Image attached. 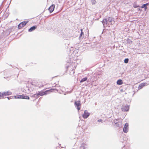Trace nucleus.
I'll list each match as a JSON object with an SVG mask.
<instances>
[{
    "instance_id": "f8f14e48",
    "label": "nucleus",
    "mask_w": 149,
    "mask_h": 149,
    "mask_svg": "<svg viewBox=\"0 0 149 149\" xmlns=\"http://www.w3.org/2000/svg\"><path fill=\"white\" fill-rule=\"evenodd\" d=\"M117 84L118 85H122L123 84L122 80L121 79L118 80L117 82Z\"/></svg>"
},
{
    "instance_id": "39448f33",
    "label": "nucleus",
    "mask_w": 149,
    "mask_h": 149,
    "mask_svg": "<svg viewBox=\"0 0 149 149\" xmlns=\"http://www.w3.org/2000/svg\"><path fill=\"white\" fill-rule=\"evenodd\" d=\"M90 113L86 110L84 111V113L83 114V117L84 118H87L90 115Z\"/></svg>"
},
{
    "instance_id": "a211bd4d",
    "label": "nucleus",
    "mask_w": 149,
    "mask_h": 149,
    "mask_svg": "<svg viewBox=\"0 0 149 149\" xmlns=\"http://www.w3.org/2000/svg\"><path fill=\"white\" fill-rule=\"evenodd\" d=\"M148 5V3H146V4H144L141 7V8H144L145 6H146L147 5Z\"/></svg>"
},
{
    "instance_id": "a878e982",
    "label": "nucleus",
    "mask_w": 149,
    "mask_h": 149,
    "mask_svg": "<svg viewBox=\"0 0 149 149\" xmlns=\"http://www.w3.org/2000/svg\"><path fill=\"white\" fill-rule=\"evenodd\" d=\"M81 32H83V29H81Z\"/></svg>"
},
{
    "instance_id": "f257e3e1",
    "label": "nucleus",
    "mask_w": 149,
    "mask_h": 149,
    "mask_svg": "<svg viewBox=\"0 0 149 149\" xmlns=\"http://www.w3.org/2000/svg\"><path fill=\"white\" fill-rule=\"evenodd\" d=\"M15 98H20L29 100L30 98L28 96H25L24 95H17L14 97Z\"/></svg>"
},
{
    "instance_id": "f3484780",
    "label": "nucleus",
    "mask_w": 149,
    "mask_h": 149,
    "mask_svg": "<svg viewBox=\"0 0 149 149\" xmlns=\"http://www.w3.org/2000/svg\"><path fill=\"white\" fill-rule=\"evenodd\" d=\"M56 90V89H50L49 90H47V91H47V93L48 92H52L53 91Z\"/></svg>"
},
{
    "instance_id": "bb28decb",
    "label": "nucleus",
    "mask_w": 149,
    "mask_h": 149,
    "mask_svg": "<svg viewBox=\"0 0 149 149\" xmlns=\"http://www.w3.org/2000/svg\"><path fill=\"white\" fill-rule=\"evenodd\" d=\"M104 20H105V21H106V20H107V19H105Z\"/></svg>"
},
{
    "instance_id": "9b49d317",
    "label": "nucleus",
    "mask_w": 149,
    "mask_h": 149,
    "mask_svg": "<svg viewBox=\"0 0 149 149\" xmlns=\"http://www.w3.org/2000/svg\"><path fill=\"white\" fill-rule=\"evenodd\" d=\"M36 26H34L31 27L30 29H29V31L31 32L33 30H35L36 28Z\"/></svg>"
},
{
    "instance_id": "1a4fd4ad",
    "label": "nucleus",
    "mask_w": 149,
    "mask_h": 149,
    "mask_svg": "<svg viewBox=\"0 0 149 149\" xmlns=\"http://www.w3.org/2000/svg\"><path fill=\"white\" fill-rule=\"evenodd\" d=\"M55 8L54 5H52L49 8V10L50 13H52L54 10Z\"/></svg>"
},
{
    "instance_id": "4468645a",
    "label": "nucleus",
    "mask_w": 149,
    "mask_h": 149,
    "mask_svg": "<svg viewBox=\"0 0 149 149\" xmlns=\"http://www.w3.org/2000/svg\"><path fill=\"white\" fill-rule=\"evenodd\" d=\"M86 147L85 145L84 144H82L80 148V149H86Z\"/></svg>"
},
{
    "instance_id": "dca6fc26",
    "label": "nucleus",
    "mask_w": 149,
    "mask_h": 149,
    "mask_svg": "<svg viewBox=\"0 0 149 149\" xmlns=\"http://www.w3.org/2000/svg\"><path fill=\"white\" fill-rule=\"evenodd\" d=\"M145 86V84L144 83L143 84H140L139 85V88L140 89H141L144 86Z\"/></svg>"
},
{
    "instance_id": "4be33fe9",
    "label": "nucleus",
    "mask_w": 149,
    "mask_h": 149,
    "mask_svg": "<svg viewBox=\"0 0 149 149\" xmlns=\"http://www.w3.org/2000/svg\"><path fill=\"white\" fill-rule=\"evenodd\" d=\"M84 35V33L83 32H81V33L80 34V36H81L82 35Z\"/></svg>"
},
{
    "instance_id": "393cba45",
    "label": "nucleus",
    "mask_w": 149,
    "mask_h": 149,
    "mask_svg": "<svg viewBox=\"0 0 149 149\" xmlns=\"http://www.w3.org/2000/svg\"><path fill=\"white\" fill-rule=\"evenodd\" d=\"M110 19H111H111H111V17H109L108 18V19H109V20Z\"/></svg>"
},
{
    "instance_id": "423d86ee",
    "label": "nucleus",
    "mask_w": 149,
    "mask_h": 149,
    "mask_svg": "<svg viewBox=\"0 0 149 149\" xmlns=\"http://www.w3.org/2000/svg\"><path fill=\"white\" fill-rule=\"evenodd\" d=\"M128 124L127 123H125L123 129V132L126 133H127L128 131Z\"/></svg>"
},
{
    "instance_id": "6ab92c4d",
    "label": "nucleus",
    "mask_w": 149,
    "mask_h": 149,
    "mask_svg": "<svg viewBox=\"0 0 149 149\" xmlns=\"http://www.w3.org/2000/svg\"><path fill=\"white\" fill-rule=\"evenodd\" d=\"M129 59L128 58H126L124 60V62L125 63H127L128 62Z\"/></svg>"
},
{
    "instance_id": "b1692460",
    "label": "nucleus",
    "mask_w": 149,
    "mask_h": 149,
    "mask_svg": "<svg viewBox=\"0 0 149 149\" xmlns=\"http://www.w3.org/2000/svg\"><path fill=\"white\" fill-rule=\"evenodd\" d=\"M98 121L99 122H102V120L101 119H100L98 120Z\"/></svg>"
},
{
    "instance_id": "412c9836",
    "label": "nucleus",
    "mask_w": 149,
    "mask_h": 149,
    "mask_svg": "<svg viewBox=\"0 0 149 149\" xmlns=\"http://www.w3.org/2000/svg\"><path fill=\"white\" fill-rule=\"evenodd\" d=\"M3 96L2 95V93L0 92V99H1L2 97H3Z\"/></svg>"
},
{
    "instance_id": "0eeeda50",
    "label": "nucleus",
    "mask_w": 149,
    "mask_h": 149,
    "mask_svg": "<svg viewBox=\"0 0 149 149\" xmlns=\"http://www.w3.org/2000/svg\"><path fill=\"white\" fill-rule=\"evenodd\" d=\"M47 91H41L38 92V93L37 95H39L40 96H42L44 95H45L47 94Z\"/></svg>"
},
{
    "instance_id": "5701e85b",
    "label": "nucleus",
    "mask_w": 149,
    "mask_h": 149,
    "mask_svg": "<svg viewBox=\"0 0 149 149\" xmlns=\"http://www.w3.org/2000/svg\"><path fill=\"white\" fill-rule=\"evenodd\" d=\"M145 8V10H146L147 9V7L146 6H145V7H144Z\"/></svg>"
},
{
    "instance_id": "aec40b11",
    "label": "nucleus",
    "mask_w": 149,
    "mask_h": 149,
    "mask_svg": "<svg viewBox=\"0 0 149 149\" xmlns=\"http://www.w3.org/2000/svg\"><path fill=\"white\" fill-rule=\"evenodd\" d=\"M139 6H137L136 5V4H134L133 5V7L134 8H136L138 7H139Z\"/></svg>"
},
{
    "instance_id": "6e6552de",
    "label": "nucleus",
    "mask_w": 149,
    "mask_h": 149,
    "mask_svg": "<svg viewBox=\"0 0 149 149\" xmlns=\"http://www.w3.org/2000/svg\"><path fill=\"white\" fill-rule=\"evenodd\" d=\"M3 97L6 96L8 95H10L12 93L10 91H7L6 92L2 93Z\"/></svg>"
},
{
    "instance_id": "7ed1b4c3",
    "label": "nucleus",
    "mask_w": 149,
    "mask_h": 149,
    "mask_svg": "<svg viewBox=\"0 0 149 149\" xmlns=\"http://www.w3.org/2000/svg\"><path fill=\"white\" fill-rule=\"evenodd\" d=\"M114 123L116 125V126L117 127H119L120 125H121L122 123V121H119L118 119H115L114 121Z\"/></svg>"
},
{
    "instance_id": "ddd939ff",
    "label": "nucleus",
    "mask_w": 149,
    "mask_h": 149,
    "mask_svg": "<svg viewBox=\"0 0 149 149\" xmlns=\"http://www.w3.org/2000/svg\"><path fill=\"white\" fill-rule=\"evenodd\" d=\"M44 85L42 84V83L40 82H39L38 84L37 85V86L39 87V88L42 87H43Z\"/></svg>"
},
{
    "instance_id": "20e7f679",
    "label": "nucleus",
    "mask_w": 149,
    "mask_h": 149,
    "mask_svg": "<svg viewBox=\"0 0 149 149\" xmlns=\"http://www.w3.org/2000/svg\"><path fill=\"white\" fill-rule=\"evenodd\" d=\"M80 101H75L74 103V105L77 107V109L78 110H79L81 108V104L80 103Z\"/></svg>"
},
{
    "instance_id": "2eb2a0df",
    "label": "nucleus",
    "mask_w": 149,
    "mask_h": 149,
    "mask_svg": "<svg viewBox=\"0 0 149 149\" xmlns=\"http://www.w3.org/2000/svg\"><path fill=\"white\" fill-rule=\"evenodd\" d=\"M87 77H85L83 78L80 81L81 82H84V81H85L87 80Z\"/></svg>"
},
{
    "instance_id": "f03ea898",
    "label": "nucleus",
    "mask_w": 149,
    "mask_h": 149,
    "mask_svg": "<svg viewBox=\"0 0 149 149\" xmlns=\"http://www.w3.org/2000/svg\"><path fill=\"white\" fill-rule=\"evenodd\" d=\"M29 22L28 21H23L21 22L18 26V28L19 29H21L24 27Z\"/></svg>"
},
{
    "instance_id": "9d476101",
    "label": "nucleus",
    "mask_w": 149,
    "mask_h": 149,
    "mask_svg": "<svg viewBox=\"0 0 149 149\" xmlns=\"http://www.w3.org/2000/svg\"><path fill=\"white\" fill-rule=\"evenodd\" d=\"M129 107L127 105L125 106L122 108V110L124 111H127L129 109Z\"/></svg>"
}]
</instances>
